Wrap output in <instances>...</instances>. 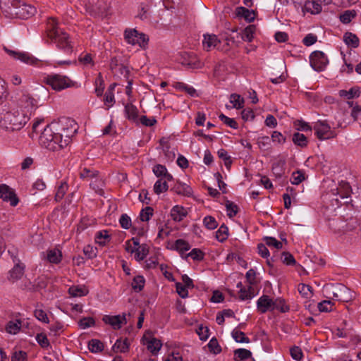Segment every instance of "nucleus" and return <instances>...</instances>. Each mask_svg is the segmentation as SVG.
Masks as SVG:
<instances>
[{
  "label": "nucleus",
  "instance_id": "nucleus-31",
  "mask_svg": "<svg viewBox=\"0 0 361 361\" xmlns=\"http://www.w3.org/2000/svg\"><path fill=\"white\" fill-rule=\"evenodd\" d=\"M173 87L176 90L185 92L190 97H197L198 96L196 90L193 87L188 85L187 84H185L184 82H176L173 85Z\"/></svg>",
  "mask_w": 361,
  "mask_h": 361
},
{
  "label": "nucleus",
  "instance_id": "nucleus-53",
  "mask_svg": "<svg viewBox=\"0 0 361 361\" xmlns=\"http://www.w3.org/2000/svg\"><path fill=\"white\" fill-rule=\"evenodd\" d=\"M298 291L302 297L309 298L312 295V288L310 286L301 283L298 286Z\"/></svg>",
  "mask_w": 361,
  "mask_h": 361
},
{
  "label": "nucleus",
  "instance_id": "nucleus-6",
  "mask_svg": "<svg viewBox=\"0 0 361 361\" xmlns=\"http://www.w3.org/2000/svg\"><path fill=\"white\" fill-rule=\"evenodd\" d=\"M313 130L315 135L320 140L334 138L337 135L326 121L319 120L315 122L313 125Z\"/></svg>",
  "mask_w": 361,
  "mask_h": 361
},
{
  "label": "nucleus",
  "instance_id": "nucleus-40",
  "mask_svg": "<svg viewBox=\"0 0 361 361\" xmlns=\"http://www.w3.org/2000/svg\"><path fill=\"white\" fill-rule=\"evenodd\" d=\"M169 180L164 178H159L154 185V191L156 194L159 195L164 192L167 191L169 185L167 182Z\"/></svg>",
  "mask_w": 361,
  "mask_h": 361
},
{
  "label": "nucleus",
  "instance_id": "nucleus-22",
  "mask_svg": "<svg viewBox=\"0 0 361 361\" xmlns=\"http://www.w3.org/2000/svg\"><path fill=\"white\" fill-rule=\"evenodd\" d=\"M146 345L147 349L152 354H157L161 349L162 343L160 340L152 338L150 339H145L144 343Z\"/></svg>",
  "mask_w": 361,
  "mask_h": 361
},
{
  "label": "nucleus",
  "instance_id": "nucleus-64",
  "mask_svg": "<svg viewBox=\"0 0 361 361\" xmlns=\"http://www.w3.org/2000/svg\"><path fill=\"white\" fill-rule=\"evenodd\" d=\"M103 182L102 180L95 178L94 180H92L90 186L99 195H102L104 191L102 190Z\"/></svg>",
  "mask_w": 361,
  "mask_h": 361
},
{
  "label": "nucleus",
  "instance_id": "nucleus-35",
  "mask_svg": "<svg viewBox=\"0 0 361 361\" xmlns=\"http://www.w3.org/2000/svg\"><path fill=\"white\" fill-rule=\"evenodd\" d=\"M338 94L341 97L351 99L353 98L359 97L360 95V90L358 87H352L348 91L341 90L339 91Z\"/></svg>",
  "mask_w": 361,
  "mask_h": 361
},
{
  "label": "nucleus",
  "instance_id": "nucleus-11",
  "mask_svg": "<svg viewBox=\"0 0 361 361\" xmlns=\"http://www.w3.org/2000/svg\"><path fill=\"white\" fill-rule=\"evenodd\" d=\"M4 51L13 59L19 60L26 64L36 65L39 60L27 52L17 51L4 47Z\"/></svg>",
  "mask_w": 361,
  "mask_h": 361
},
{
  "label": "nucleus",
  "instance_id": "nucleus-29",
  "mask_svg": "<svg viewBox=\"0 0 361 361\" xmlns=\"http://www.w3.org/2000/svg\"><path fill=\"white\" fill-rule=\"evenodd\" d=\"M124 112L126 114V117L132 121H137L138 118V109L137 108L132 104H127L125 105Z\"/></svg>",
  "mask_w": 361,
  "mask_h": 361
},
{
  "label": "nucleus",
  "instance_id": "nucleus-42",
  "mask_svg": "<svg viewBox=\"0 0 361 361\" xmlns=\"http://www.w3.org/2000/svg\"><path fill=\"white\" fill-rule=\"evenodd\" d=\"M88 349L94 353H98L103 350L104 344L98 339H92L88 343Z\"/></svg>",
  "mask_w": 361,
  "mask_h": 361
},
{
  "label": "nucleus",
  "instance_id": "nucleus-45",
  "mask_svg": "<svg viewBox=\"0 0 361 361\" xmlns=\"http://www.w3.org/2000/svg\"><path fill=\"white\" fill-rule=\"evenodd\" d=\"M228 237V228L222 224L216 232V238L219 242L225 241Z\"/></svg>",
  "mask_w": 361,
  "mask_h": 361
},
{
  "label": "nucleus",
  "instance_id": "nucleus-38",
  "mask_svg": "<svg viewBox=\"0 0 361 361\" xmlns=\"http://www.w3.org/2000/svg\"><path fill=\"white\" fill-rule=\"evenodd\" d=\"M129 343L128 340L118 339L113 345L112 349L115 353H126L128 350Z\"/></svg>",
  "mask_w": 361,
  "mask_h": 361
},
{
  "label": "nucleus",
  "instance_id": "nucleus-20",
  "mask_svg": "<svg viewBox=\"0 0 361 361\" xmlns=\"http://www.w3.org/2000/svg\"><path fill=\"white\" fill-rule=\"evenodd\" d=\"M285 159L279 158L272 164V172L276 178H281L285 173Z\"/></svg>",
  "mask_w": 361,
  "mask_h": 361
},
{
  "label": "nucleus",
  "instance_id": "nucleus-27",
  "mask_svg": "<svg viewBox=\"0 0 361 361\" xmlns=\"http://www.w3.org/2000/svg\"><path fill=\"white\" fill-rule=\"evenodd\" d=\"M320 0L308 1L305 4L304 9L312 14H318L322 11Z\"/></svg>",
  "mask_w": 361,
  "mask_h": 361
},
{
  "label": "nucleus",
  "instance_id": "nucleus-51",
  "mask_svg": "<svg viewBox=\"0 0 361 361\" xmlns=\"http://www.w3.org/2000/svg\"><path fill=\"white\" fill-rule=\"evenodd\" d=\"M232 336L234 340L238 343H249L250 339L247 337L243 331L237 329H234L232 331Z\"/></svg>",
  "mask_w": 361,
  "mask_h": 361
},
{
  "label": "nucleus",
  "instance_id": "nucleus-61",
  "mask_svg": "<svg viewBox=\"0 0 361 361\" xmlns=\"http://www.w3.org/2000/svg\"><path fill=\"white\" fill-rule=\"evenodd\" d=\"M219 118L222 122H224L228 126H229L233 129L238 128V125L237 122L233 118H231L225 116L223 114H221L219 116Z\"/></svg>",
  "mask_w": 361,
  "mask_h": 361
},
{
  "label": "nucleus",
  "instance_id": "nucleus-23",
  "mask_svg": "<svg viewBox=\"0 0 361 361\" xmlns=\"http://www.w3.org/2000/svg\"><path fill=\"white\" fill-rule=\"evenodd\" d=\"M62 253L59 249L54 248L47 251V259L52 264H59L62 260Z\"/></svg>",
  "mask_w": 361,
  "mask_h": 361
},
{
  "label": "nucleus",
  "instance_id": "nucleus-30",
  "mask_svg": "<svg viewBox=\"0 0 361 361\" xmlns=\"http://www.w3.org/2000/svg\"><path fill=\"white\" fill-rule=\"evenodd\" d=\"M22 326V320L20 319H16L15 321H9L5 327L6 331L10 334H18Z\"/></svg>",
  "mask_w": 361,
  "mask_h": 361
},
{
  "label": "nucleus",
  "instance_id": "nucleus-26",
  "mask_svg": "<svg viewBox=\"0 0 361 361\" xmlns=\"http://www.w3.org/2000/svg\"><path fill=\"white\" fill-rule=\"evenodd\" d=\"M153 173L154 175L159 178L166 179L168 180H172L173 176L168 173L165 166L161 164H157L153 167Z\"/></svg>",
  "mask_w": 361,
  "mask_h": 361
},
{
  "label": "nucleus",
  "instance_id": "nucleus-13",
  "mask_svg": "<svg viewBox=\"0 0 361 361\" xmlns=\"http://www.w3.org/2000/svg\"><path fill=\"white\" fill-rule=\"evenodd\" d=\"M0 198L4 201L9 202L12 207H16L19 202L14 190L5 184L0 185Z\"/></svg>",
  "mask_w": 361,
  "mask_h": 361
},
{
  "label": "nucleus",
  "instance_id": "nucleus-34",
  "mask_svg": "<svg viewBox=\"0 0 361 361\" xmlns=\"http://www.w3.org/2000/svg\"><path fill=\"white\" fill-rule=\"evenodd\" d=\"M149 253V246L144 243L135 247V258L137 261L143 260Z\"/></svg>",
  "mask_w": 361,
  "mask_h": 361
},
{
  "label": "nucleus",
  "instance_id": "nucleus-10",
  "mask_svg": "<svg viewBox=\"0 0 361 361\" xmlns=\"http://www.w3.org/2000/svg\"><path fill=\"white\" fill-rule=\"evenodd\" d=\"M310 62L312 68L317 71H322L329 63L327 56L321 51H313L310 56Z\"/></svg>",
  "mask_w": 361,
  "mask_h": 361
},
{
  "label": "nucleus",
  "instance_id": "nucleus-37",
  "mask_svg": "<svg viewBox=\"0 0 361 361\" xmlns=\"http://www.w3.org/2000/svg\"><path fill=\"white\" fill-rule=\"evenodd\" d=\"M110 239L111 237L109 235L108 231L106 230L100 231L95 235V242L102 246L105 245L108 242H109Z\"/></svg>",
  "mask_w": 361,
  "mask_h": 361
},
{
  "label": "nucleus",
  "instance_id": "nucleus-57",
  "mask_svg": "<svg viewBox=\"0 0 361 361\" xmlns=\"http://www.w3.org/2000/svg\"><path fill=\"white\" fill-rule=\"evenodd\" d=\"M356 16L355 11H345L340 16V20L344 23H349Z\"/></svg>",
  "mask_w": 361,
  "mask_h": 361
},
{
  "label": "nucleus",
  "instance_id": "nucleus-43",
  "mask_svg": "<svg viewBox=\"0 0 361 361\" xmlns=\"http://www.w3.org/2000/svg\"><path fill=\"white\" fill-rule=\"evenodd\" d=\"M256 30V27L254 25H250L246 27L242 34V39L244 41L252 42L254 38V33Z\"/></svg>",
  "mask_w": 361,
  "mask_h": 361
},
{
  "label": "nucleus",
  "instance_id": "nucleus-12",
  "mask_svg": "<svg viewBox=\"0 0 361 361\" xmlns=\"http://www.w3.org/2000/svg\"><path fill=\"white\" fill-rule=\"evenodd\" d=\"M51 39L56 44L59 49L63 50L66 54L72 53L73 46L69 41V37L67 33L61 31L56 37H51Z\"/></svg>",
  "mask_w": 361,
  "mask_h": 361
},
{
  "label": "nucleus",
  "instance_id": "nucleus-60",
  "mask_svg": "<svg viewBox=\"0 0 361 361\" xmlns=\"http://www.w3.org/2000/svg\"><path fill=\"white\" fill-rule=\"evenodd\" d=\"M36 341L39 345L43 348H47L50 346L47 336L44 333L37 334L36 335Z\"/></svg>",
  "mask_w": 361,
  "mask_h": 361
},
{
  "label": "nucleus",
  "instance_id": "nucleus-21",
  "mask_svg": "<svg viewBox=\"0 0 361 361\" xmlns=\"http://www.w3.org/2000/svg\"><path fill=\"white\" fill-rule=\"evenodd\" d=\"M171 190L178 195H182L188 197L192 194V190L189 185L178 181L176 182L174 186L171 188Z\"/></svg>",
  "mask_w": 361,
  "mask_h": 361
},
{
  "label": "nucleus",
  "instance_id": "nucleus-47",
  "mask_svg": "<svg viewBox=\"0 0 361 361\" xmlns=\"http://www.w3.org/2000/svg\"><path fill=\"white\" fill-rule=\"evenodd\" d=\"M293 142L295 145L300 146L301 147H305L307 145V137L300 133H295L293 135Z\"/></svg>",
  "mask_w": 361,
  "mask_h": 361
},
{
  "label": "nucleus",
  "instance_id": "nucleus-5",
  "mask_svg": "<svg viewBox=\"0 0 361 361\" xmlns=\"http://www.w3.org/2000/svg\"><path fill=\"white\" fill-rule=\"evenodd\" d=\"M13 108H18L30 118L32 114L38 108V101L27 92H22L21 95L15 101Z\"/></svg>",
  "mask_w": 361,
  "mask_h": 361
},
{
  "label": "nucleus",
  "instance_id": "nucleus-24",
  "mask_svg": "<svg viewBox=\"0 0 361 361\" xmlns=\"http://www.w3.org/2000/svg\"><path fill=\"white\" fill-rule=\"evenodd\" d=\"M235 14L238 17L243 18L246 21L250 23L255 18V13L253 11H250L245 7H238L235 9Z\"/></svg>",
  "mask_w": 361,
  "mask_h": 361
},
{
  "label": "nucleus",
  "instance_id": "nucleus-14",
  "mask_svg": "<svg viewBox=\"0 0 361 361\" xmlns=\"http://www.w3.org/2000/svg\"><path fill=\"white\" fill-rule=\"evenodd\" d=\"M105 324L111 325L114 329H120L123 324H126V314L121 317L120 315H104L102 318Z\"/></svg>",
  "mask_w": 361,
  "mask_h": 361
},
{
  "label": "nucleus",
  "instance_id": "nucleus-49",
  "mask_svg": "<svg viewBox=\"0 0 361 361\" xmlns=\"http://www.w3.org/2000/svg\"><path fill=\"white\" fill-rule=\"evenodd\" d=\"M230 102L233 104V107L240 109L243 107L244 99L240 94H232L230 97Z\"/></svg>",
  "mask_w": 361,
  "mask_h": 361
},
{
  "label": "nucleus",
  "instance_id": "nucleus-52",
  "mask_svg": "<svg viewBox=\"0 0 361 361\" xmlns=\"http://www.w3.org/2000/svg\"><path fill=\"white\" fill-rule=\"evenodd\" d=\"M305 180V173L302 171L298 170L292 173L290 182L293 185H298Z\"/></svg>",
  "mask_w": 361,
  "mask_h": 361
},
{
  "label": "nucleus",
  "instance_id": "nucleus-58",
  "mask_svg": "<svg viewBox=\"0 0 361 361\" xmlns=\"http://www.w3.org/2000/svg\"><path fill=\"white\" fill-rule=\"evenodd\" d=\"M226 208L227 211V215L230 218L235 216L238 212V206L232 202L227 201L226 202Z\"/></svg>",
  "mask_w": 361,
  "mask_h": 361
},
{
  "label": "nucleus",
  "instance_id": "nucleus-1",
  "mask_svg": "<svg viewBox=\"0 0 361 361\" xmlns=\"http://www.w3.org/2000/svg\"><path fill=\"white\" fill-rule=\"evenodd\" d=\"M0 7L8 18L27 19L37 12L35 6L20 0H0Z\"/></svg>",
  "mask_w": 361,
  "mask_h": 361
},
{
  "label": "nucleus",
  "instance_id": "nucleus-4",
  "mask_svg": "<svg viewBox=\"0 0 361 361\" xmlns=\"http://www.w3.org/2000/svg\"><path fill=\"white\" fill-rule=\"evenodd\" d=\"M59 142V138L56 137V131L53 123L47 125L39 137V144L51 151H58L63 149Z\"/></svg>",
  "mask_w": 361,
  "mask_h": 361
},
{
  "label": "nucleus",
  "instance_id": "nucleus-55",
  "mask_svg": "<svg viewBox=\"0 0 361 361\" xmlns=\"http://www.w3.org/2000/svg\"><path fill=\"white\" fill-rule=\"evenodd\" d=\"M154 209L151 207H146L142 209L140 214V218L142 221H148L153 216Z\"/></svg>",
  "mask_w": 361,
  "mask_h": 361
},
{
  "label": "nucleus",
  "instance_id": "nucleus-17",
  "mask_svg": "<svg viewBox=\"0 0 361 361\" xmlns=\"http://www.w3.org/2000/svg\"><path fill=\"white\" fill-rule=\"evenodd\" d=\"M58 27V23L56 18H49L47 21L46 32L47 37L51 39L53 37H56L58 33L61 32Z\"/></svg>",
  "mask_w": 361,
  "mask_h": 361
},
{
  "label": "nucleus",
  "instance_id": "nucleus-41",
  "mask_svg": "<svg viewBox=\"0 0 361 361\" xmlns=\"http://www.w3.org/2000/svg\"><path fill=\"white\" fill-rule=\"evenodd\" d=\"M274 310H279L281 312H287L289 311L290 308L289 306L286 305L284 299L277 298L274 300L273 311Z\"/></svg>",
  "mask_w": 361,
  "mask_h": 361
},
{
  "label": "nucleus",
  "instance_id": "nucleus-9",
  "mask_svg": "<svg viewBox=\"0 0 361 361\" xmlns=\"http://www.w3.org/2000/svg\"><path fill=\"white\" fill-rule=\"evenodd\" d=\"M331 293L336 300L348 302L353 298V293L350 290L341 283L332 286Z\"/></svg>",
  "mask_w": 361,
  "mask_h": 361
},
{
  "label": "nucleus",
  "instance_id": "nucleus-2",
  "mask_svg": "<svg viewBox=\"0 0 361 361\" xmlns=\"http://www.w3.org/2000/svg\"><path fill=\"white\" fill-rule=\"evenodd\" d=\"M30 118L21 113L18 108L11 107L3 114L1 126L8 131L20 130L28 122Z\"/></svg>",
  "mask_w": 361,
  "mask_h": 361
},
{
  "label": "nucleus",
  "instance_id": "nucleus-19",
  "mask_svg": "<svg viewBox=\"0 0 361 361\" xmlns=\"http://www.w3.org/2000/svg\"><path fill=\"white\" fill-rule=\"evenodd\" d=\"M188 214L186 209L180 205H175L171 209V216L174 221H182Z\"/></svg>",
  "mask_w": 361,
  "mask_h": 361
},
{
  "label": "nucleus",
  "instance_id": "nucleus-28",
  "mask_svg": "<svg viewBox=\"0 0 361 361\" xmlns=\"http://www.w3.org/2000/svg\"><path fill=\"white\" fill-rule=\"evenodd\" d=\"M343 41L348 47L357 48L359 47L360 40L355 34L350 32H346L343 35Z\"/></svg>",
  "mask_w": 361,
  "mask_h": 361
},
{
  "label": "nucleus",
  "instance_id": "nucleus-46",
  "mask_svg": "<svg viewBox=\"0 0 361 361\" xmlns=\"http://www.w3.org/2000/svg\"><path fill=\"white\" fill-rule=\"evenodd\" d=\"M49 331L50 336H59L63 331V325L59 322H55L50 325Z\"/></svg>",
  "mask_w": 361,
  "mask_h": 361
},
{
  "label": "nucleus",
  "instance_id": "nucleus-62",
  "mask_svg": "<svg viewBox=\"0 0 361 361\" xmlns=\"http://www.w3.org/2000/svg\"><path fill=\"white\" fill-rule=\"evenodd\" d=\"M334 303L330 300H323L318 303V309L320 312H328L333 310Z\"/></svg>",
  "mask_w": 361,
  "mask_h": 361
},
{
  "label": "nucleus",
  "instance_id": "nucleus-16",
  "mask_svg": "<svg viewBox=\"0 0 361 361\" xmlns=\"http://www.w3.org/2000/svg\"><path fill=\"white\" fill-rule=\"evenodd\" d=\"M221 43L220 39H219L218 37L214 34H205L204 35V39L202 41V44L204 49L209 51L212 49L216 47V46Z\"/></svg>",
  "mask_w": 361,
  "mask_h": 361
},
{
  "label": "nucleus",
  "instance_id": "nucleus-8",
  "mask_svg": "<svg viewBox=\"0 0 361 361\" xmlns=\"http://www.w3.org/2000/svg\"><path fill=\"white\" fill-rule=\"evenodd\" d=\"M124 37L128 44H138L141 47H145L149 40L146 35L138 32L135 29H126L124 32Z\"/></svg>",
  "mask_w": 361,
  "mask_h": 361
},
{
  "label": "nucleus",
  "instance_id": "nucleus-18",
  "mask_svg": "<svg viewBox=\"0 0 361 361\" xmlns=\"http://www.w3.org/2000/svg\"><path fill=\"white\" fill-rule=\"evenodd\" d=\"M25 266L23 264L16 263L13 268L9 271L8 279L14 283L21 279L24 274Z\"/></svg>",
  "mask_w": 361,
  "mask_h": 361
},
{
  "label": "nucleus",
  "instance_id": "nucleus-63",
  "mask_svg": "<svg viewBox=\"0 0 361 361\" xmlns=\"http://www.w3.org/2000/svg\"><path fill=\"white\" fill-rule=\"evenodd\" d=\"M207 345L209 351L214 354H218L221 351V348L219 345L218 341L216 338H212L209 341Z\"/></svg>",
  "mask_w": 361,
  "mask_h": 361
},
{
  "label": "nucleus",
  "instance_id": "nucleus-50",
  "mask_svg": "<svg viewBox=\"0 0 361 361\" xmlns=\"http://www.w3.org/2000/svg\"><path fill=\"white\" fill-rule=\"evenodd\" d=\"M11 361H27V354L23 350H15L11 354Z\"/></svg>",
  "mask_w": 361,
  "mask_h": 361
},
{
  "label": "nucleus",
  "instance_id": "nucleus-25",
  "mask_svg": "<svg viewBox=\"0 0 361 361\" xmlns=\"http://www.w3.org/2000/svg\"><path fill=\"white\" fill-rule=\"evenodd\" d=\"M182 63L192 69L201 68L204 65L195 54L188 55V59H184Z\"/></svg>",
  "mask_w": 361,
  "mask_h": 361
},
{
  "label": "nucleus",
  "instance_id": "nucleus-7",
  "mask_svg": "<svg viewBox=\"0 0 361 361\" xmlns=\"http://www.w3.org/2000/svg\"><path fill=\"white\" fill-rule=\"evenodd\" d=\"M44 81L47 85L51 86L53 90L56 91L68 88L72 85V81L69 78L58 74L48 75L44 78Z\"/></svg>",
  "mask_w": 361,
  "mask_h": 361
},
{
  "label": "nucleus",
  "instance_id": "nucleus-39",
  "mask_svg": "<svg viewBox=\"0 0 361 361\" xmlns=\"http://www.w3.org/2000/svg\"><path fill=\"white\" fill-rule=\"evenodd\" d=\"M145 283V278L142 276L137 275L133 278V281L131 283V286L133 290H135V292H140L143 289Z\"/></svg>",
  "mask_w": 361,
  "mask_h": 361
},
{
  "label": "nucleus",
  "instance_id": "nucleus-44",
  "mask_svg": "<svg viewBox=\"0 0 361 361\" xmlns=\"http://www.w3.org/2000/svg\"><path fill=\"white\" fill-rule=\"evenodd\" d=\"M253 288L249 286L247 288H241L238 292L239 299L240 300H250L253 298Z\"/></svg>",
  "mask_w": 361,
  "mask_h": 361
},
{
  "label": "nucleus",
  "instance_id": "nucleus-54",
  "mask_svg": "<svg viewBox=\"0 0 361 361\" xmlns=\"http://www.w3.org/2000/svg\"><path fill=\"white\" fill-rule=\"evenodd\" d=\"M234 355L240 360H245L251 357L252 353L249 350L239 348L234 351Z\"/></svg>",
  "mask_w": 361,
  "mask_h": 361
},
{
  "label": "nucleus",
  "instance_id": "nucleus-33",
  "mask_svg": "<svg viewBox=\"0 0 361 361\" xmlns=\"http://www.w3.org/2000/svg\"><path fill=\"white\" fill-rule=\"evenodd\" d=\"M190 247L191 246L189 243L183 239L176 240L173 245V249L177 250L180 255L188 251Z\"/></svg>",
  "mask_w": 361,
  "mask_h": 361
},
{
  "label": "nucleus",
  "instance_id": "nucleus-15",
  "mask_svg": "<svg viewBox=\"0 0 361 361\" xmlns=\"http://www.w3.org/2000/svg\"><path fill=\"white\" fill-rule=\"evenodd\" d=\"M274 300L267 295H262L257 301V307L260 313L273 311Z\"/></svg>",
  "mask_w": 361,
  "mask_h": 361
},
{
  "label": "nucleus",
  "instance_id": "nucleus-59",
  "mask_svg": "<svg viewBox=\"0 0 361 361\" xmlns=\"http://www.w3.org/2000/svg\"><path fill=\"white\" fill-rule=\"evenodd\" d=\"M190 257L192 259L201 261L204 258V252L197 248L192 249L188 254L186 255L185 259Z\"/></svg>",
  "mask_w": 361,
  "mask_h": 361
},
{
  "label": "nucleus",
  "instance_id": "nucleus-3",
  "mask_svg": "<svg viewBox=\"0 0 361 361\" xmlns=\"http://www.w3.org/2000/svg\"><path fill=\"white\" fill-rule=\"evenodd\" d=\"M53 125L56 131V137L59 138L61 146L63 148L67 147L78 131L77 123L70 118H62Z\"/></svg>",
  "mask_w": 361,
  "mask_h": 361
},
{
  "label": "nucleus",
  "instance_id": "nucleus-56",
  "mask_svg": "<svg viewBox=\"0 0 361 361\" xmlns=\"http://www.w3.org/2000/svg\"><path fill=\"white\" fill-rule=\"evenodd\" d=\"M204 226L209 230H214L218 226V223L215 218L212 216H207L203 219Z\"/></svg>",
  "mask_w": 361,
  "mask_h": 361
},
{
  "label": "nucleus",
  "instance_id": "nucleus-48",
  "mask_svg": "<svg viewBox=\"0 0 361 361\" xmlns=\"http://www.w3.org/2000/svg\"><path fill=\"white\" fill-rule=\"evenodd\" d=\"M68 293L73 297H81L86 295L88 291L84 288L73 286L69 288Z\"/></svg>",
  "mask_w": 361,
  "mask_h": 361
},
{
  "label": "nucleus",
  "instance_id": "nucleus-36",
  "mask_svg": "<svg viewBox=\"0 0 361 361\" xmlns=\"http://www.w3.org/2000/svg\"><path fill=\"white\" fill-rule=\"evenodd\" d=\"M345 230L347 231H355L357 235L361 237V228L360 225L355 218H350L345 225Z\"/></svg>",
  "mask_w": 361,
  "mask_h": 361
},
{
  "label": "nucleus",
  "instance_id": "nucleus-32",
  "mask_svg": "<svg viewBox=\"0 0 361 361\" xmlns=\"http://www.w3.org/2000/svg\"><path fill=\"white\" fill-rule=\"evenodd\" d=\"M68 189V185L66 180H61L56 187V192L54 197L56 202L61 201Z\"/></svg>",
  "mask_w": 361,
  "mask_h": 361
}]
</instances>
